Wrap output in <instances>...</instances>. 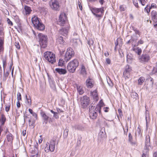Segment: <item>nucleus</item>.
Listing matches in <instances>:
<instances>
[{"instance_id": "nucleus-27", "label": "nucleus", "mask_w": 157, "mask_h": 157, "mask_svg": "<svg viewBox=\"0 0 157 157\" xmlns=\"http://www.w3.org/2000/svg\"><path fill=\"white\" fill-rule=\"evenodd\" d=\"M7 139L8 142H12L13 139V136L10 133L7 135Z\"/></svg>"}, {"instance_id": "nucleus-12", "label": "nucleus", "mask_w": 157, "mask_h": 157, "mask_svg": "<svg viewBox=\"0 0 157 157\" xmlns=\"http://www.w3.org/2000/svg\"><path fill=\"white\" fill-rule=\"evenodd\" d=\"M149 59V56L147 54H143L139 58L140 61L142 63L147 62Z\"/></svg>"}, {"instance_id": "nucleus-1", "label": "nucleus", "mask_w": 157, "mask_h": 157, "mask_svg": "<svg viewBox=\"0 0 157 157\" xmlns=\"http://www.w3.org/2000/svg\"><path fill=\"white\" fill-rule=\"evenodd\" d=\"M32 21L35 27L37 29L42 31L45 29V26L41 22V20L37 17L34 16L32 19Z\"/></svg>"}, {"instance_id": "nucleus-30", "label": "nucleus", "mask_w": 157, "mask_h": 157, "mask_svg": "<svg viewBox=\"0 0 157 157\" xmlns=\"http://www.w3.org/2000/svg\"><path fill=\"white\" fill-rule=\"evenodd\" d=\"M4 29L2 25H0V37H4V33L3 32Z\"/></svg>"}, {"instance_id": "nucleus-17", "label": "nucleus", "mask_w": 157, "mask_h": 157, "mask_svg": "<svg viewBox=\"0 0 157 157\" xmlns=\"http://www.w3.org/2000/svg\"><path fill=\"white\" fill-rule=\"evenodd\" d=\"M55 141L54 139L51 140L49 144V146L50 149V151H53L55 149Z\"/></svg>"}, {"instance_id": "nucleus-11", "label": "nucleus", "mask_w": 157, "mask_h": 157, "mask_svg": "<svg viewBox=\"0 0 157 157\" xmlns=\"http://www.w3.org/2000/svg\"><path fill=\"white\" fill-rule=\"evenodd\" d=\"M50 6L53 10H59V6L57 0H51L50 2Z\"/></svg>"}, {"instance_id": "nucleus-57", "label": "nucleus", "mask_w": 157, "mask_h": 157, "mask_svg": "<svg viewBox=\"0 0 157 157\" xmlns=\"http://www.w3.org/2000/svg\"><path fill=\"white\" fill-rule=\"evenodd\" d=\"M17 106L18 108H19L20 107L21 104L19 102V101H17Z\"/></svg>"}, {"instance_id": "nucleus-20", "label": "nucleus", "mask_w": 157, "mask_h": 157, "mask_svg": "<svg viewBox=\"0 0 157 157\" xmlns=\"http://www.w3.org/2000/svg\"><path fill=\"white\" fill-rule=\"evenodd\" d=\"M150 137L149 135L147 136L146 137V141L145 142V147L146 149L150 146Z\"/></svg>"}, {"instance_id": "nucleus-43", "label": "nucleus", "mask_w": 157, "mask_h": 157, "mask_svg": "<svg viewBox=\"0 0 157 157\" xmlns=\"http://www.w3.org/2000/svg\"><path fill=\"white\" fill-rule=\"evenodd\" d=\"M132 97L134 98H136L138 96V94L136 92H133L131 94Z\"/></svg>"}, {"instance_id": "nucleus-62", "label": "nucleus", "mask_w": 157, "mask_h": 157, "mask_svg": "<svg viewBox=\"0 0 157 157\" xmlns=\"http://www.w3.org/2000/svg\"><path fill=\"white\" fill-rule=\"evenodd\" d=\"M88 43L89 45H90V44L91 45H92L94 43V41L92 40H89V41H88Z\"/></svg>"}, {"instance_id": "nucleus-8", "label": "nucleus", "mask_w": 157, "mask_h": 157, "mask_svg": "<svg viewBox=\"0 0 157 157\" xmlns=\"http://www.w3.org/2000/svg\"><path fill=\"white\" fill-rule=\"evenodd\" d=\"M74 52L73 49L68 48L66 52L64 57V60L66 62L69 60L74 55Z\"/></svg>"}, {"instance_id": "nucleus-44", "label": "nucleus", "mask_w": 157, "mask_h": 157, "mask_svg": "<svg viewBox=\"0 0 157 157\" xmlns=\"http://www.w3.org/2000/svg\"><path fill=\"white\" fill-rule=\"evenodd\" d=\"M2 63H3V65L4 69L5 68V67H6V58H2Z\"/></svg>"}, {"instance_id": "nucleus-22", "label": "nucleus", "mask_w": 157, "mask_h": 157, "mask_svg": "<svg viewBox=\"0 0 157 157\" xmlns=\"http://www.w3.org/2000/svg\"><path fill=\"white\" fill-rule=\"evenodd\" d=\"M128 140L132 145L135 146L136 144V142L132 141V137L131 133H129L128 135Z\"/></svg>"}, {"instance_id": "nucleus-40", "label": "nucleus", "mask_w": 157, "mask_h": 157, "mask_svg": "<svg viewBox=\"0 0 157 157\" xmlns=\"http://www.w3.org/2000/svg\"><path fill=\"white\" fill-rule=\"evenodd\" d=\"M140 0H132L133 3L135 6L136 8H138V1L139 2Z\"/></svg>"}, {"instance_id": "nucleus-54", "label": "nucleus", "mask_w": 157, "mask_h": 157, "mask_svg": "<svg viewBox=\"0 0 157 157\" xmlns=\"http://www.w3.org/2000/svg\"><path fill=\"white\" fill-rule=\"evenodd\" d=\"M26 103L28 105L30 106L32 103L31 100H27V102Z\"/></svg>"}, {"instance_id": "nucleus-15", "label": "nucleus", "mask_w": 157, "mask_h": 157, "mask_svg": "<svg viewBox=\"0 0 157 157\" xmlns=\"http://www.w3.org/2000/svg\"><path fill=\"white\" fill-rule=\"evenodd\" d=\"M151 20L154 22H157V11L153 10L151 12Z\"/></svg>"}, {"instance_id": "nucleus-18", "label": "nucleus", "mask_w": 157, "mask_h": 157, "mask_svg": "<svg viewBox=\"0 0 157 157\" xmlns=\"http://www.w3.org/2000/svg\"><path fill=\"white\" fill-rule=\"evenodd\" d=\"M68 32V30L66 28H62L59 31V33L61 35L66 36Z\"/></svg>"}, {"instance_id": "nucleus-5", "label": "nucleus", "mask_w": 157, "mask_h": 157, "mask_svg": "<svg viewBox=\"0 0 157 157\" xmlns=\"http://www.w3.org/2000/svg\"><path fill=\"white\" fill-rule=\"evenodd\" d=\"M39 42L41 48H45L47 45V37L42 33L38 35Z\"/></svg>"}, {"instance_id": "nucleus-50", "label": "nucleus", "mask_w": 157, "mask_h": 157, "mask_svg": "<svg viewBox=\"0 0 157 157\" xmlns=\"http://www.w3.org/2000/svg\"><path fill=\"white\" fill-rule=\"evenodd\" d=\"M7 21L8 24L12 26L13 25V24L12 22L10 20L9 18H7Z\"/></svg>"}, {"instance_id": "nucleus-28", "label": "nucleus", "mask_w": 157, "mask_h": 157, "mask_svg": "<svg viewBox=\"0 0 157 157\" xmlns=\"http://www.w3.org/2000/svg\"><path fill=\"white\" fill-rule=\"evenodd\" d=\"M4 76L3 78V81H6V79H7V77L8 76V75H9V72L8 71H7L6 72V73L5 72V69H4Z\"/></svg>"}, {"instance_id": "nucleus-63", "label": "nucleus", "mask_w": 157, "mask_h": 157, "mask_svg": "<svg viewBox=\"0 0 157 157\" xmlns=\"http://www.w3.org/2000/svg\"><path fill=\"white\" fill-rule=\"evenodd\" d=\"M78 5L79 7V9H80V10H82V6L81 5V4L79 2H78Z\"/></svg>"}, {"instance_id": "nucleus-58", "label": "nucleus", "mask_w": 157, "mask_h": 157, "mask_svg": "<svg viewBox=\"0 0 157 157\" xmlns=\"http://www.w3.org/2000/svg\"><path fill=\"white\" fill-rule=\"evenodd\" d=\"M106 61L107 64H110L111 63V60L109 58H107L106 59Z\"/></svg>"}, {"instance_id": "nucleus-61", "label": "nucleus", "mask_w": 157, "mask_h": 157, "mask_svg": "<svg viewBox=\"0 0 157 157\" xmlns=\"http://www.w3.org/2000/svg\"><path fill=\"white\" fill-rule=\"evenodd\" d=\"M134 31L135 32V33L136 34H140V32L137 29H136L134 30Z\"/></svg>"}, {"instance_id": "nucleus-64", "label": "nucleus", "mask_w": 157, "mask_h": 157, "mask_svg": "<svg viewBox=\"0 0 157 157\" xmlns=\"http://www.w3.org/2000/svg\"><path fill=\"white\" fill-rule=\"evenodd\" d=\"M154 157H157V152H155L153 155Z\"/></svg>"}, {"instance_id": "nucleus-33", "label": "nucleus", "mask_w": 157, "mask_h": 157, "mask_svg": "<svg viewBox=\"0 0 157 157\" xmlns=\"http://www.w3.org/2000/svg\"><path fill=\"white\" fill-rule=\"evenodd\" d=\"M145 79L143 77H140L138 80V84L140 85L142 84L144 81Z\"/></svg>"}, {"instance_id": "nucleus-4", "label": "nucleus", "mask_w": 157, "mask_h": 157, "mask_svg": "<svg viewBox=\"0 0 157 157\" xmlns=\"http://www.w3.org/2000/svg\"><path fill=\"white\" fill-rule=\"evenodd\" d=\"M44 57L46 60L52 64L56 62L55 55L51 52L47 51L45 52Z\"/></svg>"}, {"instance_id": "nucleus-38", "label": "nucleus", "mask_w": 157, "mask_h": 157, "mask_svg": "<svg viewBox=\"0 0 157 157\" xmlns=\"http://www.w3.org/2000/svg\"><path fill=\"white\" fill-rule=\"evenodd\" d=\"M49 143L47 142L46 143V146L45 147L44 150L46 152H48L49 151H50V148L49 146Z\"/></svg>"}, {"instance_id": "nucleus-55", "label": "nucleus", "mask_w": 157, "mask_h": 157, "mask_svg": "<svg viewBox=\"0 0 157 157\" xmlns=\"http://www.w3.org/2000/svg\"><path fill=\"white\" fill-rule=\"evenodd\" d=\"M93 14L96 17H101L102 16L101 14H96V13H94Z\"/></svg>"}, {"instance_id": "nucleus-29", "label": "nucleus", "mask_w": 157, "mask_h": 157, "mask_svg": "<svg viewBox=\"0 0 157 157\" xmlns=\"http://www.w3.org/2000/svg\"><path fill=\"white\" fill-rule=\"evenodd\" d=\"M133 50L136 53H137L139 55H140L142 52V50L141 49L139 48H133Z\"/></svg>"}, {"instance_id": "nucleus-24", "label": "nucleus", "mask_w": 157, "mask_h": 157, "mask_svg": "<svg viewBox=\"0 0 157 157\" xmlns=\"http://www.w3.org/2000/svg\"><path fill=\"white\" fill-rule=\"evenodd\" d=\"M132 55L131 54L128 55L127 56V61L128 63H132L133 58L132 56Z\"/></svg>"}, {"instance_id": "nucleus-53", "label": "nucleus", "mask_w": 157, "mask_h": 157, "mask_svg": "<svg viewBox=\"0 0 157 157\" xmlns=\"http://www.w3.org/2000/svg\"><path fill=\"white\" fill-rule=\"evenodd\" d=\"M139 2H140L143 6L145 5L146 2L144 0H140Z\"/></svg>"}, {"instance_id": "nucleus-45", "label": "nucleus", "mask_w": 157, "mask_h": 157, "mask_svg": "<svg viewBox=\"0 0 157 157\" xmlns=\"http://www.w3.org/2000/svg\"><path fill=\"white\" fill-rule=\"evenodd\" d=\"M17 101H19L20 100H21V95L20 92H18L17 94Z\"/></svg>"}, {"instance_id": "nucleus-37", "label": "nucleus", "mask_w": 157, "mask_h": 157, "mask_svg": "<svg viewBox=\"0 0 157 157\" xmlns=\"http://www.w3.org/2000/svg\"><path fill=\"white\" fill-rule=\"evenodd\" d=\"M141 129L139 127H138L135 133L136 137V136L137 135L138 136L140 135L141 133Z\"/></svg>"}, {"instance_id": "nucleus-49", "label": "nucleus", "mask_w": 157, "mask_h": 157, "mask_svg": "<svg viewBox=\"0 0 157 157\" xmlns=\"http://www.w3.org/2000/svg\"><path fill=\"white\" fill-rule=\"evenodd\" d=\"M15 45L17 49H20V46L19 45V43L18 42H16L15 43Z\"/></svg>"}, {"instance_id": "nucleus-31", "label": "nucleus", "mask_w": 157, "mask_h": 157, "mask_svg": "<svg viewBox=\"0 0 157 157\" xmlns=\"http://www.w3.org/2000/svg\"><path fill=\"white\" fill-rule=\"evenodd\" d=\"M81 73L84 76H85L86 74L85 67L83 65L82 66Z\"/></svg>"}, {"instance_id": "nucleus-7", "label": "nucleus", "mask_w": 157, "mask_h": 157, "mask_svg": "<svg viewBox=\"0 0 157 157\" xmlns=\"http://www.w3.org/2000/svg\"><path fill=\"white\" fill-rule=\"evenodd\" d=\"M90 98L86 95H85L80 98L81 105L83 108H86L90 104Z\"/></svg>"}, {"instance_id": "nucleus-35", "label": "nucleus", "mask_w": 157, "mask_h": 157, "mask_svg": "<svg viewBox=\"0 0 157 157\" xmlns=\"http://www.w3.org/2000/svg\"><path fill=\"white\" fill-rule=\"evenodd\" d=\"M10 102H8L6 103V107H5V110L6 112H8L10 109Z\"/></svg>"}, {"instance_id": "nucleus-9", "label": "nucleus", "mask_w": 157, "mask_h": 157, "mask_svg": "<svg viewBox=\"0 0 157 157\" xmlns=\"http://www.w3.org/2000/svg\"><path fill=\"white\" fill-rule=\"evenodd\" d=\"M67 18L66 14L63 13H61L57 21V24L61 26H63L67 20Z\"/></svg>"}, {"instance_id": "nucleus-46", "label": "nucleus", "mask_w": 157, "mask_h": 157, "mask_svg": "<svg viewBox=\"0 0 157 157\" xmlns=\"http://www.w3.org/2000/svg\"><path fill=\"white\" fill-rule=\"evenodd\" d=\"M144 42V41L143 40L140 39L138 41V43L134 45V46L135 47V46H137L139 45V44H143Z\"/></svg>"}, {"instance_id": "nucleus-19", "label": "nucleus", "mask_w": 157, "mask_h": 157, "mask_svg": "<svg viewBox=\"0 0 157 157\" xmlns=\"http://www.w3.org/2000/svg\"><path fill=\"white\" fill-rule=\"evenodd\" d=\"M38 144L37 143H36V144L34 146V149L33 152H32L35 155H33V157H37L38 154Z\"/></svg>"}, {"instance_id": "nucleus-51", "label": "nucleus", "mask_w": 157, "mask_h": 157, "mask_svg": "<svg viewBox=\"0 0 157 157\" xmlns=\"http://www.w3.org/2000/svg\"><path fill=\"white\" fill-rule=\"evenodd\" d=\"M156 8V5L155 4L152 3L151 4V6H150L149 9H151L152 8Z\"/></svg>"}, {"instance_id": "nucleus-60", "label": "nucleus", "mask_w": 157, "mask_h": 157, "mask_svg": "<svg viewBox=\"0 0 157 157\" xmlns=\"http://www.w3.org/2000/svg\"><path fill=\"white\" fill-rule=\"evenodd\" d=\"M109 109V107H104L103 109H104V111L105 112H107L108 111V109Z\"/></svg>"}, {"instance_id": "nucleus-56", "label": "nucleus", "mask_w": 157, "mask_h": 157, "mask_svg": "<svg viewBox=\"0 0 157 157\" xmlns=\"http://www.w3.org/2000/svg\"><path fill=\"white\" fill-rule=\"evenodd\" d=\"M98 2L101 5H103L105 2L104 0H98Z\"/></svg>"}, {"instance_id": "nucleus-34", "label": "nucleus", "mask_w": 157, "mask_h": 157, "mask_svg": "<svg viewBox=\"0 0 157 157\" xmlns=\"http://www.w3.org/2000/svg\"><path fill=\"white\" fill-rule=\"evenodd\" d=\"M91 10L93 13H98L100 12L99 8H93Z\"/></svg>"}, {"instance_id": "nucleus-23", "label": "nucleus", "mask_w": 157, "mask_h": 157, "mask_svg": "<svg viewBox=\"0 0 157 157\" xmlns=\"http://www.w3.org/2000/svg\"><path fill=\"white\" fill-rule=\"evenodd\" d=\"M6 120V118L5 115L3 114H1L0 118V121L1 122V125H3Z\"/></svg>"}, {"instance_id": "nucleus-26", "label": "nucleus", "mask_w": 157, "mask_h": 157, "mask_svg": "<svg viewBox=\"0 0 157 157\" xmlns=\"http://www.w3.org/2000/svg\"><path fill=\"white\" fill-rule=\"evenodd\" d=\"M64 38L62 36L59 37L57 38L58 42L60 44L64 45L65 44V41L64 40Z\"/></svg>"}, {"instance_id": "nucleus-48", "label": "nucleus", "mask_w": 157, "mask_h": 157, "mask_svg": "<svg viewBox=\"0 0 157 157\" xmlns=\"http://www.w3.org/2000/svg\"><path fill=\"white\" fill-rule=\"evenodd\" d=\"M53 117L56 119H58L59 117L58 113L55 112L53 114Z\"/></svg>"}, {"instance_id": "nucleus-6", "label": "nucleus", "mask_w": 157, "mask_h": 157, "mask_svg": "<svg viewBox=\"0 0 157 157\" xmlns=\"http://www.w3.org/2000/svg\"><path fill=\"white\" fill-rule=\"evenodd\" d=\"M40 114L43 119V124H46L48 122H50V121H51V115L50 113H46L44 112L41 110Z\"/></svg>"}, {"instance_id": "nucleus-14", "label": "nucleus", "mask_w": 157, "mask_h": 157, "mask_svg": "<svg viewBox=\"0 0 157 157\" xmlns=\"http://www.w3.org/2000/svg\"><path fill=\"white\" fill-rule=\"evenodd\" d=\"M4 39L3 37H0V54L3 53L4 47Z\"/></svg>"}, {"instance_id": "nucleus-2", "label": "nucleus", "mask_w": 157, "mask_h": 157, "mask_svg": "<svg viewBox=\"0 0 157 157\" xmlns=\"http://www.w3.org/2000/svg\"><path fill=\"white\" fill-rule=\"evenodd\" d=\"M93 106L89 108L90 116L92 119H95L97 116V112L101 113V106L99 105H97L96 107H94L93 110Z\"/></svg>"}, {"instance_id": "nucleus-41", "label": "nucleus", "mask_w": 157, "mask_h": 157, "mask_svg": "<svg viewBox=\"0 0 157 157\" xmlns=\"http://www.w3.org/2000/svg\"><path fill=\"white\" fill-rule=\"evenodd\" d=\"M150 6L148 5H147V6L144 8V11L147 12V13H149L150 11V9H149Z\"/></svg>"}, {"instance_id": "nucleus-59", "label": "nucleus", "mask_w": 157, "mask_h": 157, "mask_svg": "<svg viewBox=\"0 0 157 157\" xmlns=\"http://www.w3.org/2000/svg\"><path fill=\"white\" fill-rule=\"evenodd\" d=\"M99 11L101 13H104V7H102L101 8H99Z\"/></svg>"}, {"instance_id": "nucleus-42", "label": "nucleus", "mask_w": 157, "mask_h": 157, "mask_svg": "<svg viewBox=\"0 0 157 157\" xmlns=\"http://www.w3.org/2000/svg\"><path fill=\"white\" fill-rule=\"evenodd\" d=\"M64 61L62 59H60L58 63V65L59 66H62L63 65Z\"/></svg>"}, {"instance_id": "nucleus-16", "label": "nucleus", "mask_w": 157, "mask_h": 157, "mask_svg": "<svg viewBox=\"0 0 157 157\" xmlns=\"http://www.w3.org/2000/svg\"><path fill=\"white\" fill-rule=\"evenodd\" d=\"M91 94L94 100L96 101H98V100L99 98L97 90H95L92 92H91Z\"/></svg>"}, {"instance_id": "nucleus-47", "label": "nucleus", "mask_w": 157, "mask_h": 157, "mask_svg": "<svg viewBox=\"0 0 157 157\" xmlns=\"http://www.w3.org/2000/svg\"><path fill=\"white\" fill-rule=\"evenodd\" d=\"M29 125L30 126H31L33 127L34 126V124H35V121H31L30 120H29Z\"/></svg>"}, {"instance_id": "nucleus-36", "label": "nucleus", "mask_w": 157, "mask_h": 157, "mask_svg": "<svg viewBox=\"0 0 157 157\" xmlns=\"http://www.w3.org/2000/svg\"><path fill=\"white\" fill-rule=\"evenodd\" d=\"M126 9V6L124 5H121L119 6V10L121 11H124Z\"/></svg>"}, {"instance_id": "nucleus-52", "label": "nucleus", "mask_w": 157, "mask_h": 157, "mask_svg": "<svg viewBox=\"0 0 157 157\" xmlns=\"http://www.w3.org/2000/svg\"><path fill=\"white\" fill-rule=\"evenodd\" d=\"M76 128L78 130H81L83 128L82 126L81 125H78L76 126Z\"/></svg>"}, {"instance_id": "nucleus-13", "label": "nucleus", "mask_w": 157, "mask_h": 157, "mask_svg": "<svg viewBox=\"0 0 157 157\" xmlns=\"http://www.w3.org/2000/svg\"><path fill=\"white\" fill-rule=\"evenodd\" d=\"M86 84L88 88H91L93 87L94 84L93 80L91 78H89L86 81Z\"/></svg>"}, {"instance_id": "nucleus-21", "label": "nucleus", "mask_w": 157, "mask_h": 157, "mask_svg": "<svg viewBox=\"0 0 157 157\" xmlns=\"http://www.w3.org/2000/svg\"><path fill=\"white\" fill-rule=\"evenodd\" d=\"M55 71L60 74H65L67 73L66 70L65 69L57 68L55 69Z\"/></svg>"}, {"instance_id": "nucleus-39", "label": "nucleus", "mask_w": 157, "mask_h": 157, "mask_svg": "<svg viewBox=\"0 0 157 157\" xmlns=\"http://www.w3.org/2000/svg\"><path fill=\"white\" fill-rule=\"evenodd\" d=\"M29 113L31 114L33 116H34L36 118L37 117V114L35 112H33V110L30 109H29Z\"/></svg>"}, {"instance_id": "nucleus-3", "label": "nucleus", "mask_w": 157, "mask_h": 157, "mask_svg": "<svg viewBox=\"0 0 157 157\" xmlns=\"http://www.w3.org/2000/svg\"><path fill=\"white\" fill-rule=\"evenodd\" d=\"M78 65V61L76 59H74L68 63L67 67V70L70 72L73 73L75 72Z\"/></svg>"}, {"instance_id": "nucleus-10", "label": "nucleus", "mask_w": 157, "mask_h": 157, "mask_svg": "<svg viewBox=\"0 0 157 157\" xmlns=\"http://www.w3.org/2000/svg\"><path fill=\"white\" fill-rule=\"evenodd\" d=\"M132 71L131 67L127 65L125 67L123 75L125 79L129 78L130 76V72Z\"/></svg>"}, {"instance_id": "nucleus-25", "label": "nucleus", "mask_w": 157, "mask_h": 157, "mask_svg": "<svg viewBox=\"0 0 157 157\" xmlns=\"http://www.w3.org/2000/svg\"><path fill=\"white\" fill-rule=\"evenodd\" d=\"M76 86L77 89L79 94L80 95L84 93V91L82 89V87L78 85H76Z\"/></svg>"}, {"instance_id": "nucleus-32", "label": "nucleus", "mask_w": 157, "mask_h": 157, "mask_svg": "<svg viewBox=\"0 0 157 157\" xmlns=\"http://www.w3.org/2000/svg\"><path fill=\"white\" fill-rule=\"evenodd\" d=\"M24 9L25 10L26 13V14H29L32 11L30 8L29 6H25Z\"/></svg>"}]
</instances>
